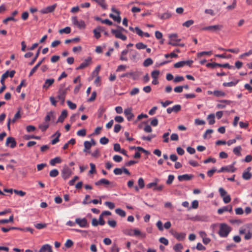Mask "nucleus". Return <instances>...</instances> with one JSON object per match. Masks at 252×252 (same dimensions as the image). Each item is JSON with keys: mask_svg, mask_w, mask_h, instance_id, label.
Wrapping results in <instances>:
<instances>
[{"mask_svg": "<svg viewBox=\"0 0 252 252\" xmlns=\"http://www.w3.org/2000/svg\"><path fill=\"white\" fill-rule=\"evenodd\" d=\"M169 132H166L163 134L162 135V138H163V142L165 143H168L169 142Z\"/></svg>", "mask_w": 252, "mask_h": 252, "instance_id": "obj_62", "label": "nucleus"}, {"mask_svg": "<svg viewBox=\"0 0 252 252\" xmlns=\"http://www.w3.org/2000/svg\"><path fill=\"white\" fill-rule=\"evenodd\" d=\"M238 81H237L236 82L231 81L230 82H224L223 83V86L224 87H233L235 86L237 83H238Z\"/></svg>", "mask_w": 252, "mask_h": 252, "instance_id": "obj_42", "label": "nucleus"}, {"mask_svg": "<svg viewBox=\"0 0 252 252\" xmlns=\"http://www.w3.org/2000/svg\"><path fill=\"white\" fill-rule=\"evenodd\" d=\"M104 204L110 209H113L115 208V204L113 202L106 201Z\"/></svg>", "mask_w": 252, "mask_h": 252, "instance_id": "obj_60", "label": "nucleus"}, {"mask_svg": "<svg viewBox=\"0 0 252 252\" xmlns=\"http://www.w3.org/2000/svg\"><path fill=\"white\" fill-rule=\"evenodd\" d=\"M184 66H185V61L179 62L175 63L174 64V67L175 68L182 67Z\"/></svg>", "mask_w": 252, "mask_h": 252, "instance_id": "obj_55", "label": "nucleus"}, {"mask_svg": "<svg viewBox=\"0 0 252 252\" xmlns=\"http://www.w3.org/2000/svg\"><path fill=\"white\" fill-rule=\"evenodd\" d=\"M124 114L128 121H131L134 117V115L132 113V109L128 108L124 110Z\"/></svg>", "mask_w": 252, "mask_h": 252, "instance_id": "obj_14", "label": "nucleus"}, {"mask_svg": "<svg viewBox=\"0 0 252 252\" xmlns=\"http://www.w3.org/2000/svg\"><path fill=\"white\" fill-rule=\"evenodd\" d=\"M71 32V29L69 27H66L64 29H61L59 31V32L61 34H63V33L68 34L69 33Z\"/></svg>", "mask_w": 252, "mask_h": 252, "instance_id": "obj_39", "label": "nucleus"}, {"mask_svg": "<svg viewBox=\"0 0 252 252\" xmlns=\"http://www.w3.org/2000/svg\"><path fill=\"white\" fill-rule=\"evenodd\" d=\"M15 71L14 70H11L10 71H7L4 74H2L0 80V83L2 85H3L4 81L5 79H7L8 76L13 77L14 75Z\"/></svg>", "mask_w": 252, "mask_h": 252, "instance_id": "obj_11", "label": "nucleus"}, {"mask_svg": "<svg viewBox=\"0 0 252 252\" xmlns=\"http://www.w3.org/2000/svg\"><path fill=\"white\" fill-rule=\"evenodd\" d=\"M194 23V21L192 20H189L188 21H187L186 22H184L183 24V26L184 27H186L187 28L189 27L190 26L193 25Z\"/></svg>", "mask_w": 252, "mask_h": 252, "instance_id": "obj_48", "label": "nucleus"}, {"mask_svg": "<svg viewBox=\"0 0 252 252\" xmlns=\"http://www.w3.org/2000/svg\"><path fill=\"white\" fill-rule=\"evenodd\" d=\"M40 53V48L38 50L37 52H36L35 57H34V58L32 60V61L29 63L30 65H32L36 61V59L38 57Z\"/></svg>", "mask_w": 252, "mask_h": 252, "instance_id": "obj_47", "label": "nucleus"}, {"mask_svg": "<svg viewBox=\"0 0 252 252\" xmlns=\"http://www.w3.org/2000/svg\"><path fill=\"white\" fill-rule=\"evenodd\" d=\"M107 223L110 226L113 228L115 227L117 225V222L114 220H109Z\"/></svg>", "mask_w": 252, "mask_h": 252, "instance_id": "obj_64", "label": "nucleus"}, {"mask_svg": "<svg viewBox=\"0 0 252 252\" xmlns=\"http://www.w3.org/2000/svg\"><path fill=\"white\" fill-rule=\"evenodd\" d=\"M251 170V168L250 167H249L247 168V171H245L242 175V178L246 180H250L252 177V174L250 172V170Z\"/></svg>", "mask_w": 252, "mask_h": 252, "instance_id": "obj_15", "label": "nucleus"}, {"mask_svg": "<svg viewBox=\"0 0 252 252\" xmlns=\"http://www.w3.org/2000/svg\"><path fill=\"white\" fill-rule=\"evenodd\" d=\"M183 248V245L180 244H177L174 246V250L175 251V252H182V250Z\"/></svg>", "mask_w": 252, "mask_h": 252, "instance_id": "obj_35", "label": "nucleus"}, {"mask_svg": "<svg viewBox=\"0 0 252 252\" xmlns=\"http://www.w3.org/2000/svg\"><path fill=\"white\" fill-rule=\"evenodd\" d=\"M135 47L137 49L140 50V49H146L147 47V45L143 44L142 42H139L135 45Z\"/></svg>", "mask_w": 252, "mask_h": 252, "instance_id": "obj_45", "label": "nucleus"}, {"mask_svg": "<svg viewBox=\"0 0 252 252\" xmlns=\"http://www.w3.org/2000/svg\"><path fill=\"white\" fill-rule=\"evenodd\" d=\"M99 142L101 144L105 145L108 143L109 139L106 137H103L100 139Z\"/></svg>", "mask_w": 252, "mask_h": 252, "instance_id": "obj_58", "label": "nucleus"}, {"mask_svg": "<svg viewBox=\"0 0 252 252\" xmlns=\"http://www.w3.org/2000/svg\"><path fill=\"white\" fill-rule=\"evenodd\" d=\"M112 11L115 13L116 15H114L113 14H110V17L113 18V19L115 21L118 22V23H120L121 21V18L120 16V12L119 11L115 9L114 7L112 8Z\"/></svg>", "mask_w": 252, "mask_h": 252, "instance_id": "obj_7", "label": "nucleus"}, {"mask_svg": "<svg viewBox=\"0 0 252 252\" xmlns=\"http://www.w3.org/2000/svg\"><path fill=\"white\" fill-rule=\"evenodd\" d=\"M241 150H242V148H241V146H237L233 149V152L235 155H236L238 156H241Z\"/></svg>", "mask_w": 252, "mask_h": 252, "instance_id": "obj_43", "label": "nucleus"}, {"mask_svg": "<svg viewBox=\"0 0 252 252\" xmlns=\"http://www.w3.org/2000/svg\"><path fill=\"white\" fill-rule=\"evenodd\" d=\"M59 171L56 169H54L50 171L49 175L51 177H56L59 175Z\"/></svg>", "mask_w": 252, "mask_h": 252, "instance_id": "obj_40", "label": "nucleus"}, {"mask_svg": "<svg viewBox=\"0 0 252 252\" xmlns=\"http://www.w3.org/2000/svg\"><path fill=\"white\" fill-rule=\"evenodd\" d=\"M139 92V89L137 88H134L132 89V90L130 92L129 94L131 95H134L137 94Z\"/></svg>", "mask_w": 252, "mask_h": 252, "instance_id": "obj_59", "label": "nucleus"}, {"mask_svg": "<svg viewBox=\"0 0 252 252\" xmlns=\"http://www.w3.org/2000/svg\"><path fill=\"white\" fill-rule=\"evenodd\" d=\"M169 37L170 38V41L180 42L181 39L178 38V35L176 33H173L169 35Z\"/></svg>", "mask_w": 252, "mask_h": 252, "instance_id": "obj_29", "label": "nucleus"}, {"mask_svg": "<svg viewBox=\"0 0 252 252\" xmlns=\"http://www.w3.org/2000/svg\"><path fill=\"white\" fill-rule=\"evenodd\" d=\"M138 184L140 189H142L144 188L145 186V183L144 180L142 178H140L138 180Z\"/></svg>", "mask_w": 252, "mask_h": 252, "instance_id": "obj_53", "label": "nucleus"}, {"mask_svg": "<svg viewBox=\"0 0 252 252\" xmlns=\"http://www.w3.org/2000/svg\"><path fill=\"white\" fill-rule=\"evenodd\" d=\"M55 118V115L54 111H50L47 113V115L45 118V122H48L50 121V120L52 118L54 119Z\"/></svg>", "mask_w": 252, "mask_h": 252, "instance_id": "obj_27", "label": "nucleus"}, {"mask_svg": "<svg viewBox=\"0 0 252 252\" xmlns=\"http://www.w3.org/2000/svg\"><path fill=\"white\" fill-rule=\"evenodd\" d=\"M222 28V25L218 24L203 27L201 29V30L208 31L212 32H216L220 31Z\"/></svg>", "mask_w": 252, "mask_h": 252, "instance_id": "obj_3", "label": "nucleus"}, {"mask_svg": "<svg viewBox=\"0 0 252 252\" xmlns=\"http://www.w3.org/2000/svg\"><path fill=\"white\" fill-rule=\"evenodd\" d=\"M134 236L140 238H145L146 234L145 233L141 232L138 229H134L133 236Z\"/></svg>", "mask_w": 252, "mask_h": 252, "instance_id": "obj_21", "label": "nucleus"}, {"mask_svg": "<svg viewBox=\"0 0 252 252\" xmlns=\"http://www.w3.org/2000/svg\"><path fill=\"white\" fill-rule=\"evenodd\" d=\"M235 162H234L232 165L222 167L220 170L218 171V173L222 172L224 171L234 172L236 170V168L234 167V165Z\"/></svg>", "mask_w": 252, "mask_h": 252, "instance_id": "obj_9", "label": "nucleus"}, {"mask_svg": "<svg viewBox=\"0 0 252 252\" xmlns=\"http://www.w3.org/2000/svg\"><path fill=\"white\" fill-rule=\"evenodd\" d=\"M77 134L79 136H85L86 135V130L85 129H82L77 132Z\"/></svg>", "mask_w": 252, "mask_h": 252, "instance_id": "obj_56", "label": "nucleus"}, {"mask_svg": "<svg viewBox=\"0 0 252 252\" xmlns=\"http://www.w3.org/2000/svg\"><path fill=\"white\" fill-rule=\"evenodd\" d=\"M212 54V51H203V52H201L198 53L197 54V57L198 58H200L204 55L210 56Z\"/></svg>", "mask_w": 252, "mask_h": 252, "instance_id": "obj_34", "label": "nucleus"}, {"mask_svg": "<svg viewBox=\"0 0 252 252\" xmlns=\"http://www.w3.org/2000/svg\"><path fill=\"white\" fill-rule=\"evenodd\" d=\"M157 16L159 18H160L161 20H165L170 18L171 17L172 15L170 12L167 11L161 15L158 14Z\"/></svg>", "mask_w": 252, "mask_h": 252, "instance_id": "obj_23", "label": "nucleus"}, {"mask_svg": "<svg viewBox=\"0 0 252 252\" xmlns=\"http://www.w3.org/2000/svg\"><path fill=\"white\" fill-rule=\"evenodd\" d=\"M172 108L173 112L177 113L181 109V106L179 104L174 105Z\"/></svg>", "mask_w": 252, "mask_h": 252, "instance_id": "obj_57", "label": "nucleus"}, {"mask_svg": "<svg viewBox=\"0 0 252 252\" xmlns=\"http://www.w3.org/2000/svg\"><path fill=\"white\" fill-rule=\"evenodd\" d=\"M66 103L70 109L74 110L76 108V105L75 103L72 102L71 101L67 100Z\"/></svg>", "mask_w": 252, "mask_h": 252, "instance_id": "obj_52", "label": "nucleus"}, {"mask_svg": "<svg viewBox=\"0 0 252 252\" xmlns=\"http://www.w3.org/2000/svg\"><path fill=\"white\" fill-rule=\"evenodd\" d=\"M73 245V242L70 239H67L64 244L66 248H70Z\"/></svg>", "mask_w": 252, "mask_h": 252, "instance_id": "obj_50", "label": "nucleus"}, {"mask_svg": "<svg viewBox=\"0 0 252 252\" xmlns=\"http://www.w3.org/2000/svg\"><path fill=\"white\" fill-rule=\"evenodd\" d=\"M230 231V227L228 225L223 223L220 225L219 233L220 237H225L227 236Z\"/></svg>", "mask_w": 252, "mask_h": 252, "instance_id": "obj_2", "label": "nucleus"}, {"mask_svg": "<svg viewBox=\"0 0 252 252\" xmlns=\"http://www.w3.org/2000/svg\"><path fill=\"white\" fill-rule=\"evenodd\" d=\"M54 82L55 80L53 78L46 79L44 85H43V89L47 90L51 85H53Z\"/></svg>", "mask_w": 252, "mask_h": 252, "instance_id": "obj_16", "label": "nucleus"}, {"mask_svg": "<svg viewBox=\"0 0 252 252\" xmlns=\"http://www.w3.org/2000/svg\"><path fill=\"white\" fill-rule=\"evenodd\" d=\"M67 110H63L62 113H61V115L59 116V118H58V120L57 121V123H63L64 121V120L65 119V118L67 117Z\"/></svg>", "mask_w": 252, "mask_h": 252, "instance_id": "obj_22", "label": "nucleus"}, {"mask_svg": "<svg viewBox=\"0 0 252 252\" xmlns=\"http://www.w3.org/2000/svg\"><path fill=\"white\" fill-rule=\"evenodd\" d=\"M112 184V183H111L109 181L104 178L101 179L100 180L95 183V185L97 186H100L101 185H110Z\"/></svg>", "mask_w": 252, "mask_h": 252, "instance_id": "obj_18", "label": "nucleus"}, {"mask_svg": "<svg viewBox=\"0 0 252 252\" xmlns=\"http://www.w3.org/2000/svg\"><path fill=\"white\" fill-rule=\"evenodd\" d=\"M56 6V4L48 6L46 8H45V9H44L43 10H42L41 12L43 13H47L52 12L54 11Z\"/></svg>", "mask_w": 252, "mask_h": 252, "instance_id": "obj_24", "label": "nucleus"}, {"mask_svg": "<svg viewBox=\"0 0 252 252\" xmlns=\"http://www.w3.org/2000/svg\"><path fill=\"white\" fill-rule=\"evenodd\" d=\"M207 120L209 125H213L215 123V115L214 114L209 115L207 117Z\"/></svg>", "mask_w": 252, "mask_h": 252, "instance_id": "obj_28", "label": "nucleus"}, {"mask_svg": "<svg viewBox=\"0 0 252 252\" xmlns=\"http://www.w3.org/2000/svg\"><path fill=\"white\" fill-rule=\"evenodd\" d=\"M39 252H53L52 247L49 244L44 245L41 247Z\"/></svg>", "mask_w": 252, "mask_h": 252, "instance_id": "obj_19", "label": "nucleus"}, {"mask_svg": "<svg viewBox=\"0 0 252 252\" xmlns=\"http://www.w3.org/2000/svg\"><path fill=\"white\" fill-rule=\"evenodd\" d=\"M92 157L97 158L100 156V151L98 149H96L95 151L91 154Z\"/></svg>", "mask_w": 252, "mask_h": 252, "instance_id": "obj_51", "label": "nucleus"}, {"mask_svg": "<svg viewBox=\"0 0 252 252\" xmlns=\"http://www.w3.org/2000/svg\"><path fill=\"white\" fill-rule=\"evenodd\" d=\"M72 174L71 170L66 166H64L62 171V176L64 180L68 179Z\"/></svg>", "mask_w": 252, "mask_h": 252, "instance_id": "obj_4", "label": "nucleus"}, {"mask_svg": "<svg viewBox=\"0 0 252 252\" xmlns=\"http://www.w3.org/2000/svg\"><path fill=\"white\" fill-rule=\"evenodd\" d=\"M62 162V159L60 157H56L50 160V164L52 166H55L57 163H60Z\"/></svg>", "mask_w": 252, "mask_h": 252, "instance_id": "obj_26", "label": "nucleus"}, {"mask_svg": "<svg viewBox=\"0 0 252 252\" xmlns=\"http://www.w3.org/2000/svg\"><path fill=\"white\" fill-rule=\"evenodd\" d=\"M115 212L117 214L122 217H125L126 215L125 211L120 208L116 209L115 210Z\"/></svg>", "mask_w": 252, "mask_h": 252, "instance_id": "obj_36", "label": "nucleus"}, {"mask_svg": "<svg viewBox=\"0 0 252 252\" xmlns=\"http://www.w3.org/2000/svg\"><path fill=\"white\" fill-rule=\"evenodd\" d=\"M232 211V207L231 205H228L227 206L223 207V208H220L218 210V213L219 214H222L223 212L228 211L231 212Z\"/></svg>", "mask_w": 252, "mask_h": 252, "instance_id": "obj_17", "label": "nucleus"}, {"mask_svg": "<svg viewBox=\"0 0 252 252\" xmlns=\"http://www.w3.org/2000/svg\"><path fill=\"white\" fill-rule=\"evenodd\" d=\"M72 23L79 29L85 28V22L83 20L78 21L76 16L72 17Z\"/></svg>", "mask_w": 252, "mask_h": 252, "instance_id": "obj_5", "label": "nucleus"}, {"mask_svg": "<svg viewBox=\"0 0 252 252\" xmlns=\"http://www.w3.org/2000/svg\"><path fill=\"white\" fill-rule=\"evenodd\" d=\"M213 94L217 97L224 96L225 93L223 91L220 90H216L213 92Z\"/></svg>", "mask_w": 252, "mask_h": 252, "instance_id": "obj_32", "label": "nucleus"}, {"mask_svg": "<svg viewBox=\"0 0 252 252\" xmlns=\"http://www.w3.org/2000/svg\"><path fill=\"white\" fill-rule=\"evenodd\" d=\"M128 52L127 49H125L123 50L120 56V60L122 61H127L128 60L127 58L126 57V55Z\"/></svg>", "mask_w": 252, "mask_h": 252, "instance_id": "obj_25", "label": "nucleus"}, {"mask_svg": "<svg viewBox=\"0 0 252 252\" xmlns=\"http://www.w3.org/2000/svg\"><path fill=\"white\" fill-rule=\"evenodd\" d=\"M65 85L62 84L60 86L58 91L57 98L62 101V104L64 103L65 97L67 93V88H65Z\"/></svg>", "mask_w": 252, "mask_h": 252, "instance_id": "obj_1", "label": "nucleus"}, {"mask_svg": "<svg viewBox=\"0 0 252 252\" xmlns=\"http://www.w3.org/2000/svg\"><path fill=\"white\" fill-rule=\"evenodd\" d=\"M153 63V60L151 58H147L144 61L143 63V65L145 67H147L150 65H152Z\"/></svg>", "mask_w": 252, "mask_h": 252, "instance_id": "obj_38", "label": "nucleus"}, {"mask_svg": "<svg viewBox=\"0 0 252 252\" xmlns=\"http://www.w3.org/2000/svg\"><path fill=\"white\" fill-rule=\"evenodd\" d=\"M5 145L7 146H9L11 148H14L16 146V142L13 137H8L6 139Z\"/></svg>", "mask_w": 252, "mask_h": 252, "instance_id": "obj_13", "label": "nucleus"}, {"mask_svg": "<svg viewBox=\"0 0 252 252\" xmlns=\"http://www.w3.org/2000/svg\"><path fill=\"white\" fill-rule=\"evenodd\" d=\"M92 58L89 57L87 58L84 62L81 63L79 66H78L76 69L77 70H80L84 69L89 66L92 63Z\"/></svg>", "mask_w": 252, "mask_h": 252, "instance_id": "obj_8", "label": "nucleus"}, {"mask_svg": "<svg viewBox=\"0 0 252 252\" xmlns=\"http://www.w3.org/2000/svg\"><path fill=\"white\" fill-rule=\"evenodd\" d=\"M111 32L115 36L116 38H120L123 41H125L127 39L126 36L123 34L121 30H115L114 29H112Z\"/></svg>", "mask_w": 252, "mask_h": 252, "instance_id": "obj_6", "label": "nucleus"}, {"mask_svg": "<svg viewBox=\"0 0 252 252\" xmlns=\"http://www.w3.org/2000/svg\"><path fill=\"white\" fill-rule=\"evenodd\" d=\"M219 63H208L206 64V66L207 67H210L212 68H214L216 67H219Z\"/></svg>", "mask_w": 252, "mask_h": 252, "instance_id": "obj_54", "label": "nucleus"}, {"mask_svg": "<svg viewBox=\"0 0 252 252\" xmlns=\"http://www.w3.org/2000/svg\"><path fill=\"white\" fill-rule=\"evenodd\" d=\"M134 229H126L123 230V233L126 235L129 236H133Z\"/></svg>", "mask_w": 252, "mask_h": 252, "instance_id": "obj_37", "label": "nucleus"}, {"mask_svg": "<svg viewBox=\"0 0 252 252\" xmlns=\"http://www.w3.org/2000/svg\"><path fill=\"white\" fill-rule=\"evenodd\" d=\"M93 32L94 33V37L96 38V39H98L100 38V37L101 36V35H100V32H99L96 28H95V29H94L93 30Z\"/></svg>", "mask_w": 252, "mask_h": 252, "instance_id": "obj_61", "label": "nucleus"}, {"mask_svg": "<svg viewBox=\"0 0 252 252\" xmlns=\"http://www.w3.org/2000/svg\"><path fill=\"white\" fill-rule=\"evenodd\" d=\"M160 72L159 70H155L151 73V76L153 79H158Z\"/></svg>", "mask_w": 252, "mask_h": 252, "instance_id": "obj_41", "label": "nucleus"}, {"mask_svg": "<svg viewBox=\"0 0 252 252\" xmlns=\"http://www.w3.org/2000/svg\"><path fill=\"white\" fill-rule=\"evenodd\" d=\"M193 177L192 175L184 174L182 175H179L178 177V179L179 181H189L191 180Z\"/></svg>", "mask_w": 252, "mask_h": 252, "instance_id": "obj_20", "label": "nucleus"}, {"mask_svg": "<svg viewBox=\"0 0 252 252\" xmlns=\"http://www.w3.org/2000/svg\"><path fill=\"white\" fill-rule=\"evenodd\" d=\"M26 86V84L25 83V80H23L21 82L20 84L17 86V87L16 88L17 92L18 93H20L22 87Z\"/></svg>", "mask_w": 252, "mask_h": 252, "instance_id": "obj_44", "label": "nucleus"}, {"mask_svg": "<svg viewBox=\"0 0 252 252\" xmlns=\"http://www.w3.org/2000/svg\"><path fill=\"white\" fill-rule=\"evenodd\" d=\"M84 147H85V149L84 150H83V151L84 152H87V153H90V151H89L88 150H89L91 148V145L90 144V142L89 141H86L84 142Z\"/></svg>", "mask_w": 252, "mask_h": 252, "instance_id": "obj_30", "label": "nucleus"}, {"mask_svg": "<svg viewBox=\"0 0 252 252\" xmlns=\"http://www.w3.org/2000/svg\"><path fill=\"white\" fill-rule=\"evenodd\" d=\"M159 241L161 243L163 244L165 246L168 245L169 244L168 240L164 237L160 238Z\"/></svg>", "mask_w": 252, "mask_h": 252, "instance_id": "obj_63", "label": "nucleus"}, {"mask_svg": "<svg viewBox=\"0 0 252 252\" xmlns=\"http://www.w3.org/2000/svg\"><path fill=\"white\" fill-rule=\"evenodd\" d=\"M75 222L82 228H85L88 226L87 220L86 218H76L75 219Z\"/></svg>", "mask_w": 252, "mask_h": 252, "instance_id": "obj_12", "label": "nucleus"}, {"mask_svg": "<svg viewBox=\"0 0 252 252\" xmlns=\"http://www.w3.org/2000/svg\"><path fill=\"white\" fill-rule=\"evenodd\" d=\"M90 165L91 167V169L89 171V173L92 174L96 173V171L95 169V164L93 163H90Z\"/></svg>", "mask_w": 252, "mask_h": 252, "instance_id": "obj_46", "label": "nucleus"}, {"mask_svg": "<svg viewBox=\"0 0 252 252\" xmlns=\"http://www.w3.org/2000/svg\"><path fill=\"white\" fill-rule=\"evenodd\" d=\"M97 3L101 6V7L105 9L107 8V5L105 2V0H97Z\"/></svg>", "mask_w": 252, "mask_h": 252, "instance_id": "obj_49", "label": "nucleus"}, {"mask_svg": "<svg viewBox=\"0 0 252 252\" xmlns=\"http://www.w3.org/2000/svg\"><path fill=\"white\" fill-rule=\"evenodd\" d=\"M171 234L179 241H183L185 239L186 234L185 233H178L175 231H170Z\"/></svg>", "mask_w": 252, "mask_h": 252, "instance_id": "obj_10", "label": "nucleus"}, {"mask_svg": "<svg viewBox=\"0 0 252 252\" xmlns=\"http://www.w3.org/2000/svg\"><path fill=\"white\" fill-rule=\"evenodd\" d=\"M252 225H248L245 228H241L239 230V233L241 234H246L250 229H252Z\"/></svg>", "mask_w": 252, "mask_h": 252, "instance_id": "obj_33", "label": "nucleus"}, {"mask_svg": "<svg viewBox=\"0 0 252 252\" xmlns=\"http://www.w3.org/2000/svg\"><path fill=\"white\" fill-rule=\"evenodd\" d=\"M21 108L19 109L18 112L15 114L14 118L12 119H11V122L12 123H15L16 120L18 119H20L21 117V115L20 114Z\"/></svg>", "mask_w": 252, "mask_h": 252, "instance_id": "obj_31", "label": "nucleus"}]
</instances>
